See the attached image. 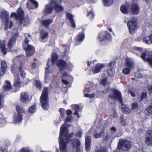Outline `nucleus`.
Wrapping results in <instances>:
<instances>
[{
	"label": "nucleus",
	"mask_w": 152,
	"mask_h": 152,
	"mask_svg": "<svg viewBox=\"0 0 152 152\" xmlns=\"http://www.w3.org/2000/svg\"><path fill=\"white\" fill-rule=\"evenodd\" d=\"M53 8V7L52 6L51 1L50 4H48L45 6L44 13L46 15L51 14L52 12Z\"/></svg>",
	"instance_id": "nucleus-23"
},
{
	"label": "nucleus",
	"mask_w": 152,
	"mask_h": 152,
	"mask_svg": "<svg viewBox=\"0 0 152 152\" xmlns=\"http://www.w3.org/2000/svg\"><path fill=\"white\" fill-rule=\"evenodd\" d=\"M12 37L10 38L8 43V47L11 51L14 50V46L16 43V38L19 35V34L17 29H15L12 33Z\"/></svg>",
	"instance_id": "nucleus-7"
},
{
	"label": "nucleus",
	"mask_w": 152,
	"mask_h": 152,
	"mask_svg": "<svg viewBox=\"0 0 152 152\" xmlns=\"http://www.w3.org/2000/svg\"><path fill=\"white\" fill-rule=\"evenodd\" d=\"M11 17H15L19 25L23 24V26H27L29 23V20L28 17L23 18V12L20 8H19L18 9L17 14L15 12L12 13L11 14Z\"/></svg>",
	"instance_id": "nucleus-2"
},
{
	"label": "nucleus",
	"mask_w": 152,
	"mask_h": 152,
	"mask_svg": "<svg viewBox=\"0 0 152 152\" xmlns=\"http://www.w3.org/2000/svg\"><path fill=\"white\" fill-rule=\"evenodd\" d=\"M36 110V106L35 105H33L30 107L28 109V111L31 113H33L35 112Z\"/></svg>",
	"instance_id": "nucleus-43"
},
{
	"label": "nucleus",
	"mask_w": 152,
	"mask_h": 152,
	"mask_svg": "<svg viewBox=\"0 0 152 152\" xmlns=\"http://www.w3.org/2000/svg\"><path fill=\"white\" fill-rule=\"evenodd\" d=\"M27 6L29 9L33 10L38 8L39 5L36 1L34 0H28L27 2Z\"/></svg>",
	"instance_id": "nucleus-16"
},
{
	"label": "nucleus",
	"mask_w": 152,
	"mask_h": 152,
	"mask_svg": "<svg viewBox=\"0 0 152 152\" xmlns=\"http://www.w3.org/2000/svg\"><path fill=\"white\" fill-rule=\"evenodd\" d=\"M62 81L63 83H64V84L66 85H67L69 83V82L67 80H64L63 79H62Z\"/></svg>",
	"instance_id": "nucleus-64"
},
{
	"label": "nucleus",
	"mask_w": 152,
	"mask_h": 152,
	"mask_svg": "<svg viewBox=\"0 0 152 152\" xmlns=\"http://www.w3.org/2000/svg\"><path fill=\"white\" fill-rule=\"evenodd\" d=\"M130 72V69L128 68H125L123 70L122 72L125 75H127Z\"/></svg>",
	"instance_id": "nucleus-49"
},
{
	"label": "nucleus",
	"mask_w": 152,
	"mask_h": 152,
	"mask_svg": "<svg viewBox=\"0 0 152 152\" xmlns=\"http://www.w3.org/2000/svg\"><path fill=\"white\" fill-rule=\"evenodd\" d=\"M104 5L106 6H109L113 3V0H102Z\"/></svg>",
	"instance_id": "nucleus-36"
},
{
	"label": "nucleus",
	"mask_w": 152,
	"mask_h": 152,
	"mask_svg": "<svg viewBox=\"0 0 152 152\" xmlns=\"http://www.w3.org/2000/svg\"><path fill=\"white\" fill-rule=\"evenodd\" d=\"M111 138V136L110 135L107 134L106 135L105 138L104 139V141L106 142H107L110 140Z\"/></svg>",
	"instance_id": "nucleus-58"
},
{
	"label": "nucleus",
	"mask_w": 152,
	"mask_h": 152,
	"mask_svg": "<svg viewBox=\"0 0 152 152\" xmlns=\"http://www.w3.org/2000/svg\"><path fill=\"white\" fill-rule=\"evenodd\" d=\"M145 143L148 145H152V130H149L146 132L145 134Z\"/></svg>",
	"instance_id": "nucleus-14"
},
{
	"label": "nucleus",
	"mask_w": 152,
	"mask_h": 152,
	"mask_svg": "<svg viewBox=\"0 0 152 152\" xmlns=\"http://www.w3.org/2000/svg\"><path fill=\"white\" fill-rule=\"evenodd\" d=\"M2 145H0V151L1 152H7L6 149H5Z\"/></svg>",
	"instance_id": "nucleus-57"
},
{
	"label": "nucleus",
	"mask_w": 152,
	"mask_h": 152,
	"mask_svg": "<svg viewBox=\"0 0 152 152\" xmlns=\"http://www.w3.org/2000/svg\"><path fill=\"white\" fill-rule=\"evenodd\" d=\"M59 111L60 113L61 118H63L64 115V109L62 108H61L59 109Z\"/></svg>",
	"instance_id": "nucleus-50"
},
{
	"label": "nucleus",
	"mask_w": 152,
	"mask_h": 152,
	"mask_svg": "<svg viewBox=\"0 0 152 152\" xmlns=\"http://www.w3.org/2000/svg\"><path fill=\"white\" fill-rule=\"evenodd\" d=\"M52 6L56 12H62L63 10V7L60 4H57L55 1H52Z\"/></svg>",
	"instance_id": "nucleus-19"
},
{
	"label": "nucleus",
	"mask_w": 152,
	"mask_h": 152,
	"mask_svg": "<svg viewBox=\"0 0 152 152\" xmlns=\"http://www.w3.org/2000/svg\"><path fill=\"white\" fill-rule=\"evenodd\" d=\"M108 74L110 76H113L115 74V70L113 68H108L107 71Z\"/></svg>",
	"instance_id": "nucleus-39"
},
{
	"label": "nucleus",
	"mask_w": 152,
	"mask_h": 152,
	"mask_svg": "<svg viewBox=\"0 0 152 152\" xmlns=\"http://www.w3.org/2000/svg\"><path fill=\"white\" fill-rule=\"evenodd\" d=\"M110 83V82H109L107 81V78H105L101 80L100 82L101 84L102 85L104 86H107V89L105 91H103V94H104L107 93L109 91V84Z\"/></svg>",
	"instance_id": "nucleus-21"
},
{
	"label": "nucleus",
	"mask_w": 152,
	"mask_h": 152,
	"mask_svg": "<svg viewBox=\"0 0 152 152\" xmlns=\"http://www.w3.org/2000/svg\"><path fill=\"white\" fill-rule=\"evenodd\" d=\"M49 61L50 60H49L48 61L47 63V66H48V67H47L46 69V74L45 75V81L46 82L47 81V80L48 79H50V78L48 77V74L50 72L49 67L51 65H52V64L51 63V61L50 62V63H49Z\"/></svg>",
	"instance_id": "nucleus-28"
},
{
	"label": "nucleus",
	"mask_w": 152,
	"mask_h": 152,
	"mask_svg": "<svg viewBox=\"0 0 152 152\" xmlns=\"http://www.w3.org/2000/svg\"><path fill=\"white\" fill-rule=\"evenodd\" d=\"M123 112L125 114L129 113H131V110L128 107L124 105H122L121 107Z\"/></svg>",
	"instance_id": "nucleus-34"
},
{
	"label": "nucleus",
	"mask_w": 152,
	"mask_h": 152,
	"mask_svg": "<svg viewBox=\"0 0 152 152\" xmlns=\"http://www.w3.org/2000/svg\"><path fill=\"white\" fill-rule=\"evenodd\" d=\"M146 111L149 114L152 115V104H151L147 107Z\"/></svg>",
	"instance_id": "nucleus-44"
},
{
	"label": "nucleus",
	"mask_w": 152,
	"mask_h": 152,
	"mask_svg": "<svg viewBox=\"0 0 152 152\" xmlns=\"http://www.w3.org/2000/svg\"><path fill=\"white\" fill-rule=\"evenodd\" d=\"M136 20V18H133L127 23V26L131 34H133L137 29Z\"/></svg>",
	"instance_id": "nucleus-10"
},
{
	"label": "nucleus",
	"mask_w": 152,
	"mask_h": 152,
	"mask_svg": "<svg viewBox=\"0 0 152 152\" xmlns=\"http://www.w3.org/2000/svg\"><path fill=\"white\" fill-rule=\"evenodd\" d=\"M29 97L28 94L25 92H23L21 94L20 101L23 103L26 102Z\"/></svg>",
	"instance_id": "nucleus-27"
},
{
	"label": "nucleus",
	"mask_w": 152,
	"mask_h": 152,
	"mask_svg": "<svg viewBox=\"0 0 152 152\" xmlns=\"http://www.w3.org/2000/svg\"><path fill=\"white\" fill-rule=\"evenodd\" d=\"M105 67V65L104 64H98L95 66L93 68L92 70L94 74L97 73L99 72Z\"/></svg>",
	"instance_id": "nucleus-20"
},
{
	"label": "nucleus",
	"mask_w": 152,
	"mask_h": 152,
	"mask_svg": "<svg viewBox=\"0 0 152 152\" xmlns=\"http://www.w3.org/2000/svg\"><path fill=\"white\" fill-rule=\"evenodd\" d=\"M82 134V131H80L76 134V136L78 137H81Z\"/></svg>",
	"instance_id": "nucleus-59"
},
{
	"label": "nucleus",
	"mask_w": 152,
	"mask_h": 152,
	"mask_svg": "<svg viewBox=\"0 0 152 152\" xmlns=\"http://www.w3.org/2000/svg\"><path fill=\"white\" fill-rule=\"evenodd\" d=\"M111 36L110 34L107 32H100L97 37V39L99 42L104 40H111Z\"/></svg>",
	"instance_id": "nucleus-11"
},
{
	"label": "nucleus",
	"mask_w": 152,
	"mask_h": 152,
	"mask_svg": "<svg viewBox=\"0 0 152 152\" xmlns=\"http://www.w3.org/2000/svg\"><path fill=\"white\" fill-rule=\"evenodd\" d=\"M48 33L43 30H42L40 31V37L42 39L46 38L48 36Z\"/></svg>",
	"instance_id": "nucleus-35"
},
{
	"label": "nucleus",
	"mask_w": 152,
	"mask_h": 152,
	"mask_svg": "<svg viewBox=\"0 0 152 152\" xmlns=\"http://www.w3.org/2000/svg\"><path fill=\"white\" fill-rule=\"evenodd\" d=\"M143 42L147 44H151L150 43V38L149 36L144 37L143 38Z\"/></svg>",
	"instance_id": "nucleus-40"
},
{
	"label": "nucleus",
	"mask_w": 152,
	"mask_h": 152,
	"mask_svg": "<svg viewBox=\"0 0 152 152\" xmlns=\"http://www.w3.org/2000/svg\"><path fill=\"white\" fill-rule=\"evenodd\" d=\"M106 149L105 148L103 147H97L95 152H106Z\"/></svg>",
	"instance_id": "nucleus-41"
},
{
	"label": "nucleus",
	"mask_w": 152,
	"mask_h": 152,
	"mask_svg": "<svg viewBox=\"0 0 152 152\" xmlns=\"http://www.w3.org/2000/svg\"><path fill=\"white\" fill-rule=\"evenodd\" d=\"M121 10L124 14H126L128 12L129 10V5L126 4L122 5L121 7Z\"/></svg>",
	"instance_id": "nucleus-25"
},
{
	"label": "nucleus",
	"mask_w": 152,
	"mask_h": 152,
	"mask_svg": "<svg viewBox=\"0 0 152 152\" xmlns=\"http://www.w3.org/2000/svg\"><path fill=\"white\" fill-rule=\"evenodd\" d=\"M1 15L2 17L4 19L5 25L4 28L6 30H7L9 23L10 21L9 13L6 11H4L1 12Z\"/></svg>",
	"instance_id": "nucleus-13"
},
{
	"label": "nucleus",
	"mask_w": 152,
	"mask_h": 152,
	"mask_svg": "<svg viewBox=\"0 0 152 152\" xmlns=\"http://www.w3.org/2000/svg\"><path fill=\"white\" fill-rule=\"evenodd\" d=\"M134 0H133L132 3L131 10L133 14H137L139 12V7L138 4L134 3Z\"/></svg>",
	"instance_id": "nucleus-18"
},
{
	"label": "nucleus",
	"mask_w": 152,
	"mask_h": 152,
	"mask_svg": "<svg viewBox=\"0 0 152 152\" xmlns=\"http://www.w3.org/2000/svg\"><path fill=\"white\" fill-rule=\"evenodd\" d=\"M87 16L89 17L91 19H92L93 18L94 16V15L93 12L92 10H91L89 12L87 13Z\"/></svg>",
	"instance_id": "nucleus-45"
},
{
	"label": "nucleus",
	"mask_w": 152,
	"mask_h": 152,
	"mask_svg": "<svg viewBox=\"0 0 152 152\" xmlns=\"http://www.w3.org/2000/svg\"><path fill=\"white\" fill-rule=\"evenodd\" d=\"M134 52L138 55L141 54L140 57L144 61H147L149 65L152 67V56L149 55L148 52L146 50L143 51L141 48L136 47L133 48Z\"/></svg>",
	"instance_id": "nucleus-3"
},
{
	"label": "nucleus",
	"mask_w": 152,
	"mask_h": 152,
	"mask_svg": "<svg viewBox=\"0 0 152 152\" xmlns=\"http://www.w3.org/2000/svg\"><path fill=\"white\" fill-rule=\"evenodd\" d=\"M37 66V65L36 63L34 62L31 65V67L32 69H34Z\"/></svg>",
	"instance_id": "nucleus-62"
},
{
	"label": "nucleus",
	"mask_w": 152,
	"mask_h": 152,
	"mask_svg": "<svg viewBox=\"0 0 152 152\" xmlns=\"http://www.w3.org/2000/svg\"><path fill=\"white\" fill-rule=\"evenodd\" d=\"M91 145V138L90 136L87 135L85 137V146L86 151H89Z\"/></svg>",
	"instance_id": "nucleus-22"
},
{
	"label": "nucleus",
	"mask_w": 152,
	"mask_h": 152,
	"mask_svg": "<svg viewBox=\"0 0 152 152\" xmlns=\"http://www.w3.org/2000/svg\"><path fill=\"white\" fill-rule=\"evenodd\" d=\"M15 65H16V69L15 70V73L16 74V72H17V70H18V71L20 73V76H22V77H24L25 75V73L24 72H23L22 70V69L21 67H20L19 69H17V66L16 65L14 64H13V66H12V67Z\"/></svg>",
	"instance_id": "nucleus-38"
},
{
	"label": "nucleus",
	"mask_w": 152,
	"mask_h": 152,
	"mask_svg": "<svg viewBox=\"0 0 152 152\" xmlns=\"http://www.w3.org/2000/svg\"><path fill=\"white\" fill-rule=\"evenodd\" d=\"M34 83L38 89H40L41 88V84L39 80H36L34 81Z\"/></svg>",
	"instance_id": "nucleus-42"
},
{
	"label": "nucleus",
	"mask_w": 152,
	"mask_h": 152,
	"mask_svg": "<svg viewBox=\"0 0 152 152\" xmlns=\"http://www.w3.org/2000/svg\"><path fill=\"white\" fill-rule=\"evenodd\" d=\"M125 65L126 66L130 68V69L134 68V63L129 58H127L125 60Z\"/></svg>",
	"instance_id": "nucleus-30"
},
{
	"label": "nucleus",
	"mask_w": 152,
	"mask_h": 152,
	"mask_svg": "<svg viewBox=\"0 0 152 152\" xmlns=\"http://www.w3.org/2000/svg\"><path fill=\"white\" fill-rule=\"evenodd\" d=\"M132 145V142L128 140H124L119 141L118 145L119 149H123L124 151L129 150Z\"/></svg>",
	"instance_id": "nucleus-9"
},
{
	"label": "nucleus",
	"mask_w": 152,
	"mask_h": 152,
	"mask_svg": "<svg viewBox=\"0 0 152 152\" xmlns=\"http://www.w3.org/2000/svg\"><path fill=\"white\" fill-rule=\"evenodd\" d=\"M48 88L47 87L44 88L40 98V104L42 108L47 110L49 107V102L48 97Z\"/></svg>",
	"instance_id": "nucleus-4"
},
{
	"label": "nucleus",
	"mask_w": 152,
	"mask_h": 152,
	"mask_svg": "<svg viewBox=\"0 0 152 152\" xmlns=\"http://www.w3.org/2000/svg\"><path fill=\"white\" fill-rule=\"evenodd\" d=\"M53 20L51 19H46L42 20V23L46 28H48L50 24L53 22Z\"/></svg>",
	"instance_id": "nucleus-26"
},
{
	"label": "nucleus",
	"mask_w": 152,
	"mask_h": 152,
	"mask_svg": "<svg viewBox=\"0 0 152 152\" xmlns=\"http://www.w3.org/2000/svg\"><path fill=\"white\" fill-rule=\"evenodd\" d=\"M6 69L1 68L0 69V75H2L4 74L6 72Z\"/></svg>",
	"instance_id": "nucleus-52"
},
{
	"label": "nucleus",
	"mask_w": 152,
	"mask_h": 152,
	"mask_svg": "<svg viewBox=\"0 0 152 152\" xmlns=\"http://www.w3.org/2000/svg\"><path fill=\"white\" fill-rule=\"evenodd\" d=\"M94 94H85L84 96L85 97H89L90 98H93L94 97Z\"/></svg>",
	"instance_id": "nucleus-53"
},
{
	"label": "nucleus",
	"mask_w": 152,
	"mask_h": 152,
	"mask_svg": "<svg viewBox=\"0 0 152 152\" xmlns=\"http://www.w3.org/2000/svg\"><path fill=\"white\" fill-rule=\"evenodd\" d=\"M29 40L28 39L27 37H26V38L25 39V44H24L23 45H27V44L29 43Z\"/></svg>",
	"instance_id": "nucleus-63"
},
{
	"label": "nucleus",
	"mask_w": 152,
	"mask_h": 152,
	"mask_svg": "<svg viewBox=\"0 0 152 152\" xmlns=\"http://www.w3.org/2000/svg\"><path fill=\"white\" fill-rule=\"evenodd\" d=\"M1 68L6 69H7V64L6 61L4 60H2L1 62Z\"/></svg>",
	"instance_id": "nucleus-46"
},
{
	"label": "nucleus",
	"mask_w": 152,
	"mask_h": 152,
	"mask_svg": "<svg viewBox=\"0 0 152 152\" xmlns=\"http://www.w3.org/2000/svg\"><path fill=\"white\" fill-rule=\"evenodd\" d=\"M21 152H32V151L29 148H24L21 149Z\"/></svg>",
	"instance_id": "nucleus-48"
},
{
	"label": "nucleus",
	"mask_w": 152,
	"mask_h": 152,
	"mask_svg": "<svg viewBox=\"0 0 152 152\" xmlns=\"http://www.w3.org/2000/svg\"><path fill=\"white\" fill-rule=\"evenodd\" d=\"M72 147L74 148L77 149L76 152H82V149L79 148L80 145V141L77 139H75L72 142Z\"/></svg>",
	"instance_id": "nucleus-17"
},
{
	"label": "nucleus",
	"mask_w": 152,
	"mask_h": 152,
	"mask_svg": "<svg viewBox=\"0 0 152 152\" xmlns=\"http://www.w3.org/2000/svg\"><path fill=\"white\" fill-rule=\"evenodd\" d=\"M74 110L75 111V112L74 113V115H77V117L78 118H79L80 116L78 113L79 112H80L81 111L79 109V106L77 105H75Z\"/></svg>",
	"instance_id": "nucleus-37"
},
{
	"label": "nucleus",
	"mask_w": 152,
	"mask_h": 152,
	"mask_svg": "<svg viewBox=\"0 0 152 152\" xmlns=\"http://www.w3.org/2000/svg\"><path fill=\"white\" fill-rule=\"evenodd\" d=\"M72 119V118L70 116H68L65 119V122H68L69 121H71Z\"/></svg>",
	"instance_id": "nucleus-55"
},
{
	"label": "nucleus",
	"mask_w": 152,
	"mask_h": 152,
	"mask_svg": "<svg viewBox=\"0 0 152 152\" xmlns=\"http://www.w3.org/2000/svg\"><path fill=\"white\" fill-rule=\"evenodd\" d=\"M0 46L3 54L4 55H6L7 52V49L5 47L4 42L3 41L1 42L0 40Z\"/></svg>",
	"instance_id": "nucleus-32"
},
{
	"label": "nucleus",
	"mask_w": 152,
	"mask_h": 152,
	"mask_svg": "<svg viewBox=\"0 0 152 152\" xmlns=\"http://www.w3.org/2000/svg\"><path fill=\"white\" fill-rule=\"evenodd\" d=\"M58 56L56 53H53L51 57V63L52 64L56 63L57 65L59 68L60 70L67 69L68 67V65H66L65 61L62 60L57 61Z\"/></svg>",
	"instance_id": "nucleus-5"
},
{
	"label": "nucleus",
	"mask_w": 152,
	"mask_h": 152,
	"mask_svg": "<svg viewBox=\"0 0 152 152\" xmlns=\"http://www.w3.org/2000/svg\"><path fill=\"white\" fill-rule=\"evenodd\" d=\"M85 35L83 33H80L76 37L77 41L78 42H81L84 39Z\"/></svg>",
	"instance_id": "nucleus-33"
},
{
	"label": "nucleus",
	"mask_w": 152,
	"mask_h": 152,
	"mask_svg": "<svg viewBox=\"0 0 152 152\" xmlns=\"http://www.w3.org/2000/svg\"><path fill=\"white\" fill-rule=\"evenodd\" d=\"M16 110L18 113L15 115L14 120L15 123H18L22 121L23 118L22 113H23L24 111L23 108L19 105H16Z\"/></svg>",
	"instance_id": "nucleus-8"
},
{
	"label": "nucleus",
	"mask_w": 152,
	"mask_h": 152,
	"mask_svg": "<svg viewBox=\"0 0 152 152\" xmlns=\"http://www.w3.org/2000/svg\"><path fill=\"white\" fill-rule=\"evenodd\" d=\"M16 65H14L12 67H11L12 71L14 74L15 77L14 79V85L15 87H19L20 85V82L19 79V75L15 73V70L16 69Z\"/></svg>",
	"instance_id": "nucleus-15"
},
{
	"label": "nucleus",
	"mask_w": 152,
	"mask_h": 152,
	"mask_svg": "<svg viewBox=\"0 0 152 152\" xmlns=\"http://www.w3.org/2000/svg\"><path fill=\"white\" fill-rule=\"evenodd\" d=\"M104 132V129L102 130L99 132L97 129L95 130L93 133L94 138L96 139L102 136V135L103 134Z\"/></svg>",
	"instance_id": "nucleus-24"
},
{
	"label": "nucleus",
	"mask_w": 152,
	"mask_h": 152,
	"mask_svg": "<svg viewBox=\"0 0 152 152\" xmlns=\"http://www.w3.org/2000/svg\"><path fill=\"white\" fill-rule=\"evenodd\" d=\"M117 100L121 104L122 103V96L121 93L117 90L112 89L110 93L109 97V102L111 103H112V100Z\"/></svg>",
	"instance_id": "nucleus-6"
},
{
	"label": "nucleus",
	"mask_w": 152,
	"mask_h": 152,
	"mask_svg": "<svg viewBox=\"0 0 152 152\" xmlns=\"http://www.w3.org/2000/svg\"><path fill=\"white\" fill-rule=\"evenodd\" d=\"M69 76V75L66 72L63 73L61 76V78L67 77Z\"/></svg>",
	"instance_id": "nucleus-56"
},
{
	"label": "nucleus",
	"mask_w": 152,
	"mask_h": 152,
	"mask_svg": "<svg viewBox=\"0 0 152 152\" xmlns=\"http://www.w3.org/2000/svg\"><path fill=\"white\" fill-rule=\"evenodd\" d=\"M147 96V93L146 91L142 92L141 95L140 100H143V99L145 98Z\"/></svg>",
	"instance_id": "nucleus-47"
},
{
	"label": "nucleus",
	"mask_w": 152,
	"mask_h": 152,
	"mask_svg": "<svg viewBox=\"0 0 152 152\" xmlns=\"http://www.w3.org/2000/svg\"><path fill=\"white\" fill-rule=\"evenodd\" d=\"M64 124L60 128V134L58 140L60 149L61 152H67L66 144L69 142L73 133L68 134V129Z\"/></svg>",
	"instance_id": "nucleus-1"
},
{
	"label": "nucleus",
	"mask_w": 152,
	"mask_h": 152,
	"mask_svg": "<svg viewBox=\"0 0 152 152\" xmlns=\"http://www.w3.org/2000/svg\"><path fill=\"white\" fill-rule=\"evenodd\" d=\"M128 93L130 94L131 96L132 97H134L135 96V94L131 90H129L128 91Z\"/></svg>",
	"instance_id": "nucleus-61"
},
{
	"label": "nucleus",
	"mask_w": 152,
	"mask_h": 152,
	"mask_svg": "<svg viewBox=\"0 0 152 152\" xmlns=\"http://www.w3.org/2000/svg\"><path fill=\"white\" fill-rule=\"evenodd\" d=\"M115 62L114 61L110 62L108 64V67L109 68H113V66L115 64Z\"/></svg>",
	"instance_id": "nucleus-54"
},
{
	"label": "nucleus",
	"mask_w": 152,
	"mask_h": 152,
	"mask_svg": "<svg viewBox=\"0 0 152 152\" xmlns=\"http://www.w3.org/2000/svg\"><path fill=\"white\" fill-rule=\"evenodd\" d=\"M152 92V84L150 85L148 87V93L151 94Z\"/></svg>",
	"instance_id": "nucleus-60"
},
{
	"label": "nucleus",
	"mask_w": 152,
	"mask_h": 152,
	"mask_svg": "<svg viewBox=\"0 0 152 152\" xmlns=\"http://www.w3.org/2000/svg\"><path fill=\"white\" fill-rule=\"evenodd\" d=\"M12 88V86L10 83L7 81L4 84V85L3 87V90L5 91H8L10 90Z\"/></svg>",
	"instance_id": "nucleus-29"
},
{
	"label": "nucleus",
	"mask_w": 152,
	"mask_h": 152,
	"mask_svg": "<svg viewBox=\"0 0 152 152\" xmlns=\"http://www.w3.org/2000/svg\"><path fill=\"white\" fill-rule=\"evenodd\" d=\"M23 48L26 51V55L28 56H32L35 52V48L32 45L29 44L27 45H23Z\"/></svg>",
	"instance_id": "nucleus-12"
},
{
	"label": "nucleus",
	"mask_w": 152,
	"mask_h": 152,
	"mask_svg": "<svg viewBox=\"0 0 152 152\" xmlns=\"http://www.w3.org/2000/svg\"><path fill=\"white\" fill-rule=\"evenodd\" d=\"M132 107L133 110L136 109H137L138 107L137 103H132Z\"/></svg>",
	"instance_id": "nucleus-51"
},
{
	"label": "nucleus",
	"mask_w": 152,
	"mask_h": 152,
	"mask_svg": "<svg viewBox=\"0 0 152 152\" xmlns=\"http://www.w3.org/2000/svg\"><path fill=\"white\" fill-rule=\"evenodd\" d=\"M66 17L69 20L73 28H75V24L73 19V15L69 13H68L66 15Z\"/></svg>",
	"instance_id": "nucleus-31"
}]
</instances>
